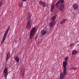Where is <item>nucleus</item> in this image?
I'll use <instances>...</instances> for the list:
<instances>
[{"instance_id": "f257e3e1", "label": "nucleus", "mask_w": 79, "mask_h": 79, "mask_svg": "<svg viewBox=\"0 0 79 79\" xmlns=\"http://www.w3.org/2000/svg\"><path fill=\"white\" fill-rule=\"evenodd\" d=\"M64 60L66 61H64L63 62V73H61L60 74V76L59 79H64L65 76L67 75L68 72L66 70V65L67 64V62L66 61L68 60V56H67L65 58Z\"/></svg>"}, {"instance_id": "f03ea898", "label": "nucleus", "mask_w": 79, "mask_h": 79, "mask_svg": "<svg viewBox=\"0 0 79 79\" xmlns=\"http://www.w3.org/2000/svg\"><path fill=\"white\" fill-rule=\"evenodd\" d=\"M27 18H28V21L27 22V24L26 25V29H27L28 28L29 29H31V25H32V20H31V14H28Z\"/></svg>"}, {"instance_id": "7ed1b4c3", "label": "nucleus", "mask_w": 79, "mask_h": 79, "mask_svg": "<svg viewBox=\"0 0 79 79\" xmlns=\"http://www.w3.org/2000/svg\"><path fill=\"white\" fill-rule=\"evenodd\" d=\"M35 29H36L35 27L33 28L30 31L29 37L30 39H31L33 38L34 36V34H35Z\"/></svg>"}, {"instance_id": "20e7f679", "label": "nucleus", "mask_w": 79, "mask_h": 79, "mask_svg": "<svg viewBox=\"0 0 79 79\" xmlns=\"http://www.w3.org/2000/svg\"><path fill=\"white\" fill-rule=\"evenodd\" d=\"M10 28V27H9L6 31L3 37L2 38V40L1 42V44H3V43L5 41V38H6V35H7V34H8V31H9V30Z\"/></svg>"}, {"instance_id": "39448f33", "label": "nucleus", "mask_w": 79, "mask_h": 79, "mask_svg": "<svg viewBox=\"0 0 79 79\" xmlns=\"http://www.w3.org/2000/svg\"><path fill=\"white\" fill-rule=\"evenodd\" d=\"M8 67H6L4 69L3 71V73H4V76L5 79L7 78V76H8Z\"/></svg>"}, {"instance_id": "423d86ee", "label": "nucleus", "mask_w": 79, "mask_h": 79, "mask_svg": "<svg viewBox=\"0 0 79 79\" xmlns=\"http://www.w3.org/2000/svg\"><path fill=\"white\" fill-rule=\"evenodd\" d=\"M39 4L40 5H41L42 6H43V7H47V3L43 2L42 1H39Z\"/></svg>"}, {"instance_id": "0eeeda50", "label": "nucleus", "mask_w": 79, "mask_h": 79, "mask_svg": "<svg viewBox=\"0 0 79 79\" xmlns=\"http://www.w3.org/2000/svg\"><path fill=\"white\" fill-rule=\"evenodd\" d=\"M59 9L61 11H63L64 10V4H61L59 6Z\"/></svg>"}, {"instance_id": "6e6552de", "label": "nucleus", "mask_w": 79, "mask_h": 79, "mask_svg": "<svg viewBox=\"0 0 79 79\" xmlns=\"http://www.w3.org/2000/svg\"><path fill=\"white\" fill-rule=\"evenodd\" d=\"M50 27H52L55 25V22L51 21L50 23L49 24Z\"/></svg>"}, {"instance_id": "1a4fd4ad", "label": "nucleus", "mask_w": 79, "mask_h": 79, "mask_svg": "<svg viewBox=\"0 0 79 79\" xmlns=\"http://www.w3.org/2000/svg\"><path fill=\"white\" fill-rule=\"evenodd\" d=\"M41 33L43 35H46L47 33V31L46 30H44V29H43L41 31Z\"/></svg>"}, {"instance_id": "9d476101", "label": "nucleus", "mask_w": 79, "mask_h": 79, "mask_svg": "<svg viewBox=\"0 0 79 79\" xmlns=\"http://www.w3.org/2000/svg\"><path fill=\"white\" fill-rule=\"evenodd\" d=\"M10 57V52H8L7 54L6 57V61H7L8 59Z\"/></svg>"}, {"instance_id": "9b49d317", "label": "nucleus", "mask_w": 79, "mask_h": 79, "mask_svg": "<svg viewBox=\"0 0 79 79\" xmlns=\"http://www.w3.org/2000/svg\"><path fill=\"white\" fill-rule=\"evenodd\" d=\"M55 9V5L54 4H52L51 7V12H53V11L54 10V9Z\"/></svg>"}, {"instance_id": "f8f14e48", "label": "nucleus", "mask_w": 79, "mask_h": 79, "mask_svg": "<svg viewBox=\"0 0 79 79\" xmlns=\"http://www.w3.org/2000/svg\"><path fill=\"white\" fill-rule=\"evenodd\" d=\"M66 21V19H63L60 22V24H64L65 23Z\"/></svg>"}, {"instance_id": "ddd939ff", "label": "nucleus", "mask_w": 79, "mask_h": 79, "mask_svg": "<svg viewBox=\"0 0 79 79\" xmlns=\"http://www.w3.org/2000/svg\"><path fill=\"white\" fill-rule=\"evenodd\" d=\"M15 60L16 61V62L17 63H19V57L17 56L15 57Z\"/></svg>"}, {"instance_id": "4468645a", "label": "nucleus", "mask_w": 79, "mask_h": 79, "mask_svg": "<svg viewBox=\"0 0 79 79\" xmlns=\"http://www.w3.org/2000/svg\"><path fill=\"white\" fill-rule=\"evenodd\" d=\"M77 53V51L76 50H73L72 52V55H76Z\"/></svg>"}, {"instance_id": "2eb2a0df", "label": "nucleus", "mask_w": 79, "mask_h": 79, "mask_svg": "<svg viewBox=\"0 0 79 79\" xmlns=\"http://www.w3.org/2000/svg\"><path fill=\"white\" fill-rule=\"evenodd\" d=\"M73 8L74 9V10H76V9L78 7L77 6V5H76V4H75L73 5Z\"/></svg>"}, {"instance_id": "dca6fc26", "label": "nucleus", "mask_w": 79, "mask_h": 79, "mask_svg": "<svg viewBox=\"0 0 79 79\" xmlns=\"http://www.w3.org/2000/svg\"><path fill=\"white\" fill-rule=\"evenodd\" d=\"M55 19H56V16H54L51 18V19L52 21L55 22Z\"/></svg>"}, {"instance_id": "f3484780", "label": "nucleus", "mask_w": 79, "mask_h": 79, "mask_svg": "<svg viewBox=\"0 0 79 79\" xmlns=\"http://www.w3.org/2000/svg\"><path fill=\"white\" fill-rule=\"evenodd\" d=\"M59 1L56 4V7L57 8H58V6H59V5H60V2H59Z\"/></svg>"}, {"instance_id": "a211bd4d", "label": "nucleus", "mask_w": 79, "mask_h": 79, "mask_svg": "<svg viewBox=\"0 0 79 79\" xmlns=\"http://www.w3.org/2000/svg\"><path fill=\"white\" fill-rule=\"evenodd\" d=\"M59 2L60 3H64V0H60L59 1Z\"/></svg>"}, {"instance_id": "6ab92c4d", "label": "nucleus", "mask_w": 79, "mask_h": 79, "mask_svg": "<svg viewBox=\"0 0 79 79\" xmlns=\"http://www.w3.org/2000/svg\"><path fill=\"white\" fill-rule=\"evenodd\" d=\"M69 46L70 47H74V43H71L69 45Z\"/></svg>"}, {"instance_id": "aec40b11", "label": "nucleus", "mask_w": 79, "mask_h": 79, "mask_svg": "<svg viewBox=\"0 0 79 79\" xmlns=\"http://www.w3.org/2000/svg\"><path fill=\"white\" fill-rule=\"evenodd\" d=\"M23 3H21L19 4V6L20 7H21V6H23Z\"/></svg>"}, {"instance_id": "412c9836", "label": "nucleus", "mask_w": 79, "mask_h": 79, "mask_svg": "<svg viewBox=\"0 0 79 79\" xmlns=\"http://www.w3.org/2000/svg\"><path fill=\"white\" fill-rule=\"evenodd\" d=\"M2 2L1 1L0 2V7L2 6Z\"/></svg>"}, {"instance_id": "4be33fe9", "label": "nucleus", "mask_w": 79, "mask_h": 79, "mask_svg": "<svg viewBox=\"0 0 79 79\" xmlns=\"http://www.w3.org/2000/svg\"><path fill=\"white\" fill-rule=\"evenodd\" d=\"M73 70H76V69H77V68L75 67H73Z\"/></svg>"}, {"instance_id": "5701e85b", "label": "nucleus", "mask_w": 79, "mask_h": 79, "mask_svg": "<svg viewBox=\"0 0 79 79\" xmlns=\"http://www.w3.org/2000/svg\"><path fill=\"white\" fill-rule=\"evenodd\" d=\"M27 0H22V1H23V2H25V1H27Z\"/></svg>"}, {"instance_id": "b1692460", "label": "nucleus", "mask_w": 79, "mask_h": 79, "mask_svg": "<svg viewBox=\"0 0 79 79\" xmlns=\"http://www.w3.org/2000/svg\"><path fill=\"white\" fill-rule=\"evenodd\" d=\"M71 70H72V69H73V68H72L70 69Z\"/></svg>"}, {"instance_id": "393cba45", "label": "nucleus", "mask_w": 79, "mask_h": 79, "mask_svg": "<svg viewBox=\"0 0 79 79\" xmlns=\"http://www.w3.org/2000/svg\"><path fill=\"white\" fill-rule=\"evenodd\" d=\"M36 38H37V37H36V36L35 38V39H36Z\"/></svg>"}, {"instance_id": "a878e982", "label": "nucleus", "mask_w": 79, "mask_h": 79, "mask_svg": "<svg viewBox=\"0 0 79 79\" xmlns=\"http://www.w3.org/2000/svg\"><path fill=\"white\" fill-rule=\"evenodd\" d=\"M24 76V75L23 74L22 75L23 77V76Z\"/></svg>"}, {"instance_id": "bb28decb", "label": "nucleus", "mask_w": 79, "mask_h": 79, "mask_svg": "<svg viewBox=\"0 0 79 79\" xmlns=\"http://www.w3.org/2000/svg\"><path fill=\"white\" fill-rule=\"evenodd\" d=\"M37 35H38V34L37 35H36V37H37Z\"/></svg>"}]
</instances>
